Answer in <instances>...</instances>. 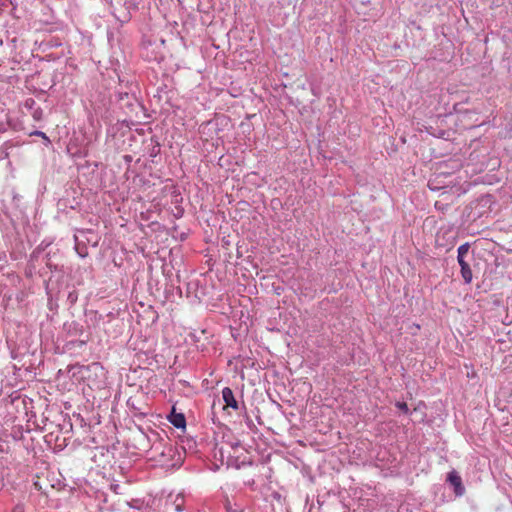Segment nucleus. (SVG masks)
<instances>
[{"instance_id":"3","label":"nucleus","mask_w":512,"mask_h":512,"mask_svg":"<svg viewBox=\"0 0 512 512\" xmlns=\"http://www.w3.org/2000/svg\"><path fill=\"white\" fill-rule=\"evenodd\" d=\"M457 261H458V263L460 265L461 275H462V278H463L464 282L466 284L471 283L473 274H472V270H471L469 264L464 259H460V260H457Z\"/></svg>"},{"instance_id":"9","label":"nucleus","mask_w":512,"mask_h":512,"mask_svg":"<svg viewBox=\"0 0 512 512\" xmlns=\"http://www.w3.org/2000/svg\"><path fill=\"white\" fill-rule=\"evenodd\" d=\"M30 135H35V136H38V137H42L47 143H50V140L49 138L46 136V134L42 131H34V132H31Z\"/></svg>"},{"instance_id":"4","label":"nucleus","mask_w":512,"mask_h":512,"mask_svg":"<svg viewBox=\"0 0 512 512\" xmlns=\"http://www.w3.org/2000/svg\"><path fill=\"white\" fill-rule=\"evenodd\" d=\"M170 423L176 427V428H185L186 426V419L185 416L182 413H175V410L173 409L172 413L168 417Z\"/></svg>"},{"instance_id":"6","label":"nucleus","mask_w":512,"mask_h":512,"mask_svg":"<svg viewBox=\"0 0 512 512\" xmlns=\"http://www.w3.org/2000/svg\"><path fill=\"white\" fill-rule=\"evenodd\" d=\"M176 448L173 447L171 444L164 446V450L162 451V456L169 455L172 456L175 453Z\"/></svg>"},{"instance_id":"7","label":"nucleus","mask_w":512,"mask_h":512,"mask_svg":"<svg viewBox=\"0 0 512 512\" xmlns=\"http://www.w3.org/2000/svg\"><path fill=\"white\" fill-rule=\"evenodd\" d=\"M42 116H43V111L41 108L38 107L33 110L32 117L34 120L40 121L42 119Z\"/></svg>"},{"instance_id":"12","label":"nucleus","mask_w":512,"mask_h":512,"mask_svg":"<svg viewBox=\"0 0 512 512\" xmlns=\"http://www.w3.org/2000/svg\"><path fill=\"white\" fill-rule=\"evenodd\" d=\"M34 485H35V487H36L38 490H41V489H42V488H41V486H39L38 482H35V483H34Z\"/></svg>"},{"instance_id":"13","label":"nucleus","mask_w":512,"mask_h":512,"mask_svg":"<svg viewBox=\"0 0 512 512\" xmlns=\"http://www.w3.org/2000/svg\"><path fill=\"white\" fill-rule=\"evenodd\" d=\"M2 487H3V483H2V481L0 480V490L2 489Z\"/></svg>"},{"instance_id":"10","label":"nucleus","mask_w":512,"mask_h":512,"mask_svg":"<svg viewBox=\"0 0 512 512\" xmlns=\"http://www.w3.org/2000/svg\"><path fill=\"white\" fill-rule=\"evenodd\" d=\"M35 104V101L33 99H29L26 101V106H29L30 108H32V105Z\"/></svg>"},{"instance_id":"11","label":"nucleus","mask_w":512,"mask_h":512,"mask_svg":"<svg viewBox=\"0 0 512 512\" xmlns=\"http://www.w3.org/2000/svg\"><path fill=\"white\" fill-rule=\"evenodd\" d=\"M13 512H24V510L21 506H17Z\"/></svg>"},{"instance_id":"1","label":"nucleus","mask_w":512,"mask_h":512,"mask_svg":"<svg viewBox=\"0 0 512 512\" xmlns=\"http://www.w3.org/2000/svg\"><path fill=\"white\" fill-rule=\"evenodd\" d=\"M447 482L454 488V493L456 496H462L465 493V487L462 483V479L459 474L453 470L448 473Z\"/></svg>"},{"instance_id":"2","label":"nucleus","mask_w":512,"mask_h":512,"mask_svg":"<svg viewBox=\"0 0 512 512\" xmlns=\"http://www.w3.org/2000/svg\"><path fill=\"white\" fill-rule=\"evenodd\" d=\"M222 397L227 406L238 409V403L234 397L233 391L229 387H225L222 390Z\"/></svg>"},{"instance_id":"5","label":"nucleus","mask_w":512,"mask_h":512,"mask_svg":"<svg viewBox=\"0 0 512 512\" xmlns=\"http://www.w3.org/2000/svg\"><path fill=\"white\" fill-rule=\"evenodd\" d=\"M469 248H470V246L468 243H464V244L460 245L457 250V253H458L457 260L464 259L465 255L469 251Z\"/></svg>"},{"instance_id":"8","label":"nucleus","mask_w":512,"mask_h":512,"mask_svg":"<svg viewBox=\"0 0 512 512\" xmlns=\"http://www.w3.org/2000/svg\"><path fill=\"white\" fill-rule=\"evenodd\" d=\"M396 407L403 411L405 414L409 412L408 405L405 402H397Z\"/></svg>"}]
</instances>
